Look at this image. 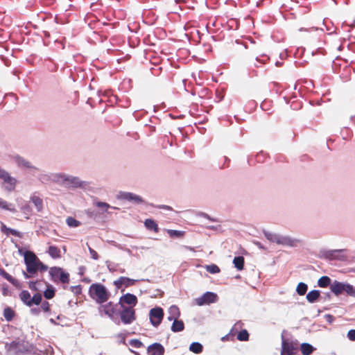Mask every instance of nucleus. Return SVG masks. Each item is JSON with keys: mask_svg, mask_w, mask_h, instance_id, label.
<instances>
[{"mask_svg": "<svg viewBox=\"0 0 355 355\" xmlns=\"http://www.w3.org/2000/svg\"><path fill=\"white\" fill-rule=\"evenodd\" d=\"M308 290V286L304 282H300L296 288V292L300 295H304Z\"/></svg>", "mask_w": 355, "mask_h": 355, "instance_id": "c9c22d12", "label": "nucleus"}, {"mask_svg": "<svg viewBox=\"0 0 355 355\" xmlns=\"http://www.w3.org/2000/svg\"><path fill=\"white\" fill-rule=\"evenodd\" d=\"M40 308H31L30 310V312L33 315H38L40 313Z\"/></svg>", "mask_w": 355, "mask_h": 355, "instance_id": "bf43d9fd", "label": "nucleus"}, {"mask_svg": "<svg viewBox=\"0 0 355 355\" xmlns=\"http://www.w3.org/2000/svg\"><path fill=\"white\" fill-rule=\"evenodd\" d=\"M23 275L25 279H29L31 277H34V275L29 274L27 271L22 270Z\"/></svg>", "mask_w": 355, "mask_h": 355, "instance_id": "0e129e2a", "label": "nucleus"}, {"mask_svg": "<svg viewBox=\"0 0 355 355\" xmlns=\"http://www.w3.org/2000/svg\"><path fill=\"white\" fill-rule=\"evenodd\" d=\"M233 263L234 267L238 270H242L244 268L245 259L243 256L235 257L233 259Z\"/></svg>", "mask_w": 355, "mask_h": 355, "instance_id": "c756f323", "label": "nucleus"}, {"mask_svg": "<svg viewBox=\"0 0 355 355\" xmlns=\"http://www.w3.org/2000/svg\"><path fill=\"white\" fill-rule=\"evenodd\" d=\"M137 281V279H130L127 277H120L114 282V285L117 289H121L123 286H124L125 288H128L134 285Z\"/></svg>", "mask_w": 355, "mask_h": 355, "instance_id": "f3484780", "label": "nucleus"}, {"mask_svg": "<svg viewBox=\"0 0 355 355\" xmlns=\"http://www.w3.org/2000/svg\"><path fill=\"white\" fill-rule=\"evenodd\" d=\"M47 252L53 259H59L61 257L60 250L55 245H50Z\"/></svg>", "mask_w": 355, "mask_h": 355, "instance_id": "bb28decb", "label": "nucleus"}, {"mask_svg": "<svg viewBox=\"0 0 355 355\" xmlns=\"http://www.w3.org/2000/svg\"><path fill=\"white\" fill-rule=\"evenodd\" d=\"M129 344L135 348H140L144 347L143 343L139 339H132L129 341Z\"/></svg>", "mask_w": 355, "mask_h": 355, "instance_id": "37998d69", "label": "nucleus"}, {"mask_svg": "<svg viewBox=\"0 0 355 355\" xmlns=\"http://www.w3.org/2000/svg\"><path fill=\"white\" fill-rule=\"evenodd\" d=\"M332 285L331 279L328 276H322L318 280V286L320 288L331 287Z\"/></svg>", "mask_w": 355, "mask_h": 355, "instance_id": "c85d7f7f", "label": "nucleus"}, {"mask_svg": "<svg viewBox=\"0 0 355 355\" xmlns=\"http://www.w3.org/2000/svg\"><path fill=\"white\" fill-rule=\"evenodd\" d=\"M331 291L336 295L338 296L343 293H346L348 295L352 292V285L334 280L331 285Z\"/></svg>", "mask_w": 355, "mask_h": 355, "instance_id": "6e6552de", "label": "nucleus"}, {"mask_svg": "<svg viewBox=\"0 0 355 355\" xmlns=\"http://www.w3.org/2000/svg\"><path fill=\"white\" fill-rule=\"evenodd\" d=\"M2 187L5 191L9 193L15 191L17 183V180L15 178L12 177L10 174L8 173V174L2 179Z\"/></svg>", "mask_w": 355, "mask_h": 355, "instance_id": "dca6fc26", "label": "nucleus"}, {"mask_svg": "<svg viewBox=\"0 0 355 355\" xmlns=\"http://www.w3.org/2000/svg\"><path fill=\"white\" fill-rule=\"evenodd\" d=\"M58 182H60L68 189L85 188L88 182L82 181L78 177L68 175L64 173H58L55 175Z\"/></svg>", "mask_w": 355, "mask_h": 355, "instance_id": "7ed1b4c3", "label": "nucleus"}, {"mask_svg": "<svg viewBox=\"0 0 355 355\" xmlns=\"http://www.w3.org/2000/svg\"><path fill=\"white\" fill-rule=\"evenodd\" d=\"M266 238L272 243H275L283 246L295 248L302 243L300 239L292 238L290 236L282 235L268 231H263Z\"/></svg>", "mask_w": 355, "mask_h": 355, "instance_id": "f257e3e1", "label": "nucleus"}, {"mask_svg": "<svg viewBox=\"0 0 355 355\" xmlns=\"http://www.w3.org/2000/svg\"><path fill=\"white\" fill-rule=\"evenodd\" d=\"M257 159L259 162H263L264 159H265V155L263 154V153L261 152V153H258L257 155Z\"/></svg>", "mask_w": 355, "mask_h": 355, "instance_id": "052dcab7", "label": "nucleus"}, {"mask_svg": "<svg viewBox=\"0 0 355 355\" xmlns=\"http://www.w3.org/2000/svg\"><path fill=\"white\" fill-rule=\"evenodd\" d=\"M41 181L42 182H44V181H48L49 180V176L44 175H43L41 178H40Z\"/></svg>", "mask_w": 355, "mask_h": 355, "instance_id": "338daca9", "label": "nucleus"}, {"mask_svg": "<svg viewBox=\"0 0 355 355\" xmlns=\"http://www.w3.org/2000/svg\"><path fill=\"white\" fill-rule=\"evenodd\" d=\"M324 318L329 324H331L334 321V319H335V318L331 314H326L324 315Z\"/></svg>", "mask_w": 355, "mask_h": 355, "instance_id": "4d7b16f0", "label": "nucleus"}, {"mask_svg": "<svg viewBox=\"0 0 355 355\" xmlns=\"http://www.w3.org/2000/svg\"><path fill=\"white\" fill-rule=\"evenodd\" d=\"M320 296V292L318 290H312L306 295V300L310 303H314Z\"/></svg>", "mask_w": 355, "mask_h": 355, "instance_id": "393cba45", "label": "nucleus"}, {"mask_svg": "<svg viewBox=\"0 0 355 355\" xmlns=\"http://www.w3.org/2000/svg\"><path fill=\"white\" fill-rule=\"evenodd\" d=\"M42 302V295L40 293H35L33 297H31L30 307H32L33 305H39Z\"/></svg>", "mask_w": 355, "mask_h": 355, "instance_id": "473e14b6", "label": "nucleus"}, {"mask_svg": "<svg viewBox=\"0 0 355 355\" xmlns=\"http://www.w3.org/2000/svg\"><path fill=\"white\" fill-rule=\"evenodd\" d=\"M0 207L3 209L15 212L16 209L12 204H8L6 200L0 198Z\"/></svg>", "mask_w": 355, "mask_h": 355, "instance_id": "f704fd0d", "label": "nucleus"}, {"mask_svg": "<svg viewBox=\"0 0 355 355\" xmlns=\"http://www.w3.org/2000/svg\"><path fill=\"white\" fill-rule=\"evenodd\" d=\"M146 114L147 112L144 110H136L133 112V116L137 121H139Z\"/></svg>", "mask_w": 355, "mask_h": 355, "instance_id": "c03bdc74", "label": "nucleus"}, {"mask_svg": "<svg viewBox=\"0 0 355 355\" xmlns=\"http://www.w3.org/2000/svg\"><path fill=\"white\" fill-rule=\"evenodd\" d=\"M189 350L195 354H200L203 350V346L198 342H193L189 346Z\"/></svg>", "mask_w": 355, "mask_h": 355, "instance_id": "2f4dec72", "label": "nucleus"}, {"mask_svg": "<svg viewBox=\"0 0 355 355\" xmlns=\"http://www.w3.org/2000/svg\"><path fill=\"white\" fill-rule=\"evenodd\" d=\"M49 275L51 280L55 284H69V274L64 271L63 268L58 266H53L49 268Z\"/></svg>", "mask_w": 355, "mask_h": 355, "instance_id": "39448f33", "label": "nucleus"}, {"mask_svg": "<svg viewBox=\"0 0 355 355\" xmlns=\"http://www.w3.org/2000/svg\"><path fill=\"white\" fill-rule=\"evenodd\" d=\"M167 319H168V320H169V321H173V322H174V321H175V320H177L178 318H175V317H173V315H169L168 316Z\"/></svg>", "mask_w": 355, "mask_h": 355, "instance_id": "69168bd1", "label": "nucleus"}, {"mask_svg": "<svg viewBox=\"0 0 355 355\" xmlns=\"http://www.w3.org/2000/svg\"><path fill=\"white\" fill-rule=\"evenodd\" d=\"M86 214L88 216V217L94 219H95L98 216L97 211L94 209H88L87 210H86Z\"/></svg>", "mask_w": 355, "mask_h": 355, "instance_id": "09e8293b", "label": "nucleus"}, {"mask_svg": "<svg viewBox=\"0 0 355 355\" xmlns=\"http://www.w3.org/2000/svg\"><path fill=\"white\" fill-rule=\"evenodd\" d=\"M120 306L119 302L114 304L112 302H109L106 304H101L99 307V311H103L115 324H120V320L119 319V309L118 306Z\"/></svg>", "mask_w": 355, "mask_h": 355, "instance_id": "423d86ee", "label": "nucleus"}, {"mask_svg": "<svg viewBox=\"0 0 355 355\" xmlns=\"http://www.w3.org/2000/svg\"><path fill=\"white\" fill-rule=\"evenodd\" d=\"M206 270L211 274H216L220 272L219 267L216 264L207 265Z\"/></svg>", "mask_w": 355, "mask_h": 355, "instance_id": "79ce46f5", "label": "nucleus"}, {"mask_svg": "<svg viewBox=\"0 0 355 355\" xmlns=\"http://www.w3.org/2000/svg\"><path fill=\"white\" fill-rule=\"evenodd\" d=\"M38 257L35 253H31L29 257L24 259V263L26 266L27 272L31 275H35L38 270L37 267Z\"/></svg>", "mask_w": 355, "mask_h": 355, "instance_id": "9d476101", "label": "nucleus"}, {"mask_svg": "<svg viewBox=\"0 0 355 355\" xmlns=\"http://www.w3.org/2000/svg\"><path fill=\"white\" fill-rule=\"evenodd\" d=\"M349 340L355 341V329H350L347 335Z\"/></svg>", "mask_w": 355, "mask_h": 355, "instance_id": "5fc2aeb1", "label": "nucleus"}, {"mask_svg": "<svg viewBox=\"0 0 355 355\" xmlns=\"http://www.w3.org/2000/svg\"><path fill=\"white\" fill-rule=\"evenodd\" d=\"M144 225L149 230H153L155 232L157 233L159 232V227L156 222L150 218L146 219L144 221Z\"/></svg>", "mask_w": 355, "mask_h": 355, "instance_id": "cd10ccee", "label": "nucleus"}, {"mask_svg": "<svg viewBox=\"0 0 355 355\" xmlns=\"http://www.w3.org/2000/svg\"><path fill=\"white\" fill-rule=\"evenodd\" d=\"M349 296L355 297V286H352V292L349 294Z\"/></svg>", "mask_w": 355, "mask_h": 355, "instance_id": "774afa93", "label": "nucleus"}, {"mask_svg": "<svg viewBox=\"0 0 355 355\" xmlns=\"http://www.w3.org/2000/svg\"><path fill=\"white\" fill-rule=\"evenodd\" d=\"M164 318V310L161 307H155L150 310L149 318L153 327H158Z\"/></svg>", "mask_w": 355, "mask_h": 355, "instance_id": "1a4fd4ad", "label": "nucleus"}, {"mask_svg": "<svg viewBox=\"0 0 355 355\" xmlns=\"http://www.w3.org/2000/svg\"><path fill=\"white\" fill-rule=\"evenodd\" d=\"M8 171L0 166V180H2L7 174Z\"/></svg>", "mask_w": 355, "mask_h": 355, "instance_id": "680f3d73", "label": "nucleus"}, {"mask_svg": "<svg viewBox=\"0 0 355 355\" xmlns=\"http://www.w3.org/2000/svg\"><path fill=\"white\" fill-rule=\"evenodd\" d=\"M66 223L68 226L70 227H77L80 225V222L76 220V218L69 216L66 219Z\"/></svg>", "mask_w": 355, "mask_h": 355, "instance_id": "58836bf2", "label": "nucleus"}, {"mask_svg": "<svg viewBox=\"0 0 355 355\" xmlns=\"http://www.w3.org/2000/svg\"><path fill=\"white\" fill-rule=\"evenodd\" d=\"M31 201L35 206L37 211H41L43 209V201L42 200L36 196L31 197Z\"/></svg>", "mask_w": 355, "mask_h": 355, "instance_id": "72a5a7b5", "label": "nucleus"}, {"mask_svg": "<svg viewBox=\"0 0 355 355\" xmlns=\"http://www.w3.org/2000/svg\"><path fill=\"white\" fill-rule=\"evenodd\" d=\"M15 315V311L10 307L7 306L3 309V316L6 321L11 322L13 320Z\"/></svg>", "mask_w": 355, "mask_h": 355, "instance_id": "7c9ffc66", "label": "nucleus"}, {"mask_svg": "<svg viewBox=\"0 0 355 355\" xmlns=\"http://www.w3.org/2000/svg\"><path fill=\"white\" fill-rule=\"evenodd\" d=\"M297 350L298 347L293 342H288L282 336L281 355H295Z\"/></svg>", "mask_w": 355, "mask_h": 355, "instance_id": "2eb2a0df", "label": "nucleus"}, {"mask_svg": "<svg viewBox=\"0 0 355 355\" xmlns=\"http://www.w3.org/2000/svg\"><path fill=\"white\" fill-rule=\"evenodd\" d=\"M138 302L137 297L135 295L128 293L120 297L119 304L120 307H134Z\"/></svg>", "mask_w": 355, "mask_h": 355, "instance_id": "9b49d317", "label": "nucleus"}, {"mask_svg": "<svg viewBox=\"0 0 355 355\" xmlns=\"http://www.w3.org/2000/svg\"><path fill=\"white\" fill-rule=\"evenodd\" d=\"M1 231L3 233H4L5 234H6L7 236H8L9 234H12V235H13L15 236H17V237H19V238H21L22 236V234L20 232H19L17 230L12 229L10 227H8L3 223H1Z\"/></svg>", "mask_w": 355, "mask_h": 355, "instance_id": "412c9836", "label": "nucleus"}, {"mask_svg": "<svg viewBox=\"0 0 355 355\" xmlns=\"http://www.w3.org/2000/svg\"><path fill=\"white\" fill-rule=\"evenodd\" d=\"M18 252L20 255H22L24 256V259H26V257H29V255L31 254V253H34L32 251H30V250H24V248H18Z\"/></svg>", "mask_w": 355, "mask_h": 355, "instance_id": "de8ad7c7", "label": "nucleus"}, {"mask_svg": "<svg viewBox=\"0 0 355 355\" xmlns=\"http://www.w3.org/2000/svg\"><path fill=\"white\" fill-rule=\"evenodd\" d=\"M32 345L22 339H17L11 343H5V349L8 352H12L15 354H23L31 351Z\"/></svg>", "mask_w": 355, "mask_h": 355, "instance_id": "20e7f679", "label": "nucleus"}, {"mask_svg": "<svg viewBox=\"0 0 355 355\" xmlns=\"http://www.w3.org/2000/svg\"><path fill=\"white\" fill-rule=\"evenodd\" d=\"M343 252V250H325L322 252L323 257L326 259L333 260V259H338V260H343L341 258L340 254Z\"/></svg>", "mask_w": 355, "mask_h": 355, "instance_id": "6ab92c4d", "label": "nucleus"}, {"mask_svg": "<svg viewBox=\"0 0 355 355\" xmlns=\"http://www.w3.org/2000/svg\"><path fill=\"white\" fill-rule=\"evenodd\" d=\"M21 301L27 306L30 307L31 296L30 293L26 290L21 291L19 294Z\"/></svg>", "mask_w": 355, "mask_h": 355, "instance_id": "5701e85b", "label": "nucleus"}, {"mask_svg": "<svg viewBox=\"0 0 355 355\" xmlns=\"http://www.w3.org/2000/svg\"><path fill=\"white\" fill-rule=\"evenodd\" d=\"M326 53L325 50L322 48H318L315 51L312 52L313 55H315L318 54L324 55Z\"/></svg>", "mask_w": 355, "mask_h": 355, "instance_id": "6e6d98bb", "label": "nucleus"}, {"mask_svg": "<svg viewBox=\"0 0 355 355\" xmlns=\"http://www.w3.org/2000/svg\"><path fill=\"white\" fill-rule=\"evenodd\" d=\"M164 347L159 343H153L147 347L148 355H164Z\"/></svg>", "mask_w": 355, "mask_h": 355, "instance_id": "a211bd4d", "label": "nucleus"}, {"mask_svg": "<svg viewBox=\"0 0 355 355\" xmlns=\"http://www.w3.org/2000/svg\"><path fill=\"white\" fill-rule=\"evenodd\" d=\"M168 314L179 318L180 315L179 308L175 305L171 306L168 309Z\"/></svg>", "mask_w": 355, "mask_h": 355, "instance_id": "a19ab883", "label": "nucleus"}, {"mask_svg": "<svg viewBox=\"0 0 355 355\" xmlns=\"http://www.w3.org/2000/svg\"><path fill=\"white\" fill-rule=\"evenodd\" d=\"M70 291L73 292L76 295H78L82 293V286H70Z\"/></svg>", "mask_w": 355, "mask_h": 355, "instance_id": "49530a36", "label": "nucleus"}, {"mask_svg": "<svg viewBox=\"0 0 355 355\" xmlns=\"http://www.w3.org/2000/svg\"><path fill=\"white\" fill-rule=\"evenodd\" d=\"M51 305L49 302L43 301L40 304V310L43 311L45 313H49L51 311Z\"/></svg>", "mask_w": 355, "mask_h": 355, "instance_id": "a18cd8bd", "label": "nucleus"}, {"mask_svg": "<svg viewBox=\"0 0 355 355\" xmlns=\"http://www.w3.org/2000/svg\"><path fill=\"white\" fill-rule=\"evenodd\" d=\"M171 329L173 332H180L184 329V324L182 320H175L174 322H173Z\"/></svg>", "mask_w": 355, "mask_h": 355, "instance_id": "a878e982", "label": "nucleus"}, {"mask_svg": "<svg viewBox=\"0 0 355 355\" xmlns=\"http://www.w3.org/2000/svg\"><path fill=\"white\" fill-rule=\"evenodd\" d=\"M1 291H2V295L3 296H10L11 295V292L9 290L8 286L6 284H4L3 285Z\"/></svg>", "mask_w": 355, "mask_h": 355, "instance_id": "3c124183", "label": "nucleus"}, {"mask_svg": "<svg viewBox=\"0 0 355 355\" xmlns=\"http://www.w3.org/2000/svg\"><path fill=\"white\" fill-rule=\"evenodd\" d=\"M106 263H107V268L108 270L110 271V272H114L116 270V268H115V264L114 263H111L110 261H106Z\"/></svg>", "mask_w": 355, "mask_h": 355, "instance_id": "13d9d810", "label": "nucleus"}, {"mask_svg": "<svg viewBox=\"0 0 355 355\" xmlns=\"http://www.w3.org/2000/svg\"><path fill=\"white\" fill-rule=\"evenodd\" d=\"M37 281H30L28 282V287L31 291H37L38 288L36 286Z\"/></svg>", "mask_w": 355, "mask_h": 355, "instance_id": "864d4df0", "label": "nucleus"}, {"mask_svg": "<svg viewBox=\"0 0 355 355\" xmlns=\"http://www.w3.org/2000/svg\"><path fill=\"white\" fill-rule=\"evenodd\" d=\"M46 288L43 293V296L46 300H51L55 297V288L50 284L46 282Z\"/></svg>", "mask_w": 355, "mask_h": 355, "instance_id": "4be33fe9", "label": "nucleus"}, {"mask_svg": "<svg viewBox=\"0 0 355 355\" xmlns=\"http://www.w3.org/2000/svg\"><path fill=\"white\" fill-rule=\"evenodd\" d=\"M300 350L303 355H311L315 348L309 343H304L300 345Z\"/></svg>", "mask_w": 355, "mask_h": 355, "instance_id": "b1692460", "label": "nucleus"}, {"mask_svg": "<svg viewBox=\"0 0 355 355\" xmlns=\"http://www.w3.org/2000/svg\"><path fill=\"white\" fill-rule=\"evenodd\" d=\"M218 296L214 292L207 291L205 293L200 297L196 298V302L198 306L205 304H210L211 303L217 302Z\"/></svg>", "mask_w": 355, "mask_h": 355, "instance_id": "f8f14e48", "label": "nucleus"}, {"mask_svg": "<svg viewBox=\"0 0 355 355\" xmlns=\"http://www.w3.org/2000/svg\"><path fill=\"white\" fill-rule=\"evenodd\" d=\"M156 207L159 208V209H165V210H173V208L168 205H157L156 206Z\"/></svg>", "mask_w": 355, "mask_h": 355, "instance_id": "e2e57ef3", "label": "nucleus"}, {"mask_svg": "<svg viewBox=\"0 0 355 355\" xmlns=\"http://www.w3.org/2000/svg\"><path fill=\"white\" fill-rule=\"evenodd\" d=\"M12 159L15 161L17 166L21 169H29L31 171H37L39 168L33 166L28 160L24 157L15 155L12 157Z\"/></svg>", "mask_w": 355, "mask_h": 355, "instance_id": "ddd939ff", "label": "nucleus"}, {"mask_svg": "<svg viewBox=\"0 0 355 355\" xmlns=\"http://www.w3.org/2000/svg\"><path fill=\"white\" fill-rule=\"evenodd\" d=\"M0 276L6 279L10 283H11L16 288H19L21 286L17 279L8 274L3 268H0Z\"/></svg>", "mask_w": 355, "mask_h": 355, "instance_id": "aec40b11", "label": "nucleus"}, {"mask_svg": "<svg viewBox=\"0 0 355 355\" xmlns=\"http://www.w3.org/2000/svg\"><path fill=\"white\" fill-rule=\"evenodd\" d=\"M117 198L119 200L132 202L136 205H139L144 202V200L140 196L131 192L120 191L117 196Z\"/></svg>", "mask_w": 355, "mask_h": 355, "instance_id": "4468645a", "label": "nucleus"}, {"mask_svg": "<svg viewBox=\"0 0 355 355\" xmlns=\"http://www.w3.org/2000/svg\"><path fill=\"white\" fill-rule=\"evenodd\" d=\"M119 316H120V322L124 324H130L136 320L135 310L132 307H121Z\"/></svg>", "mask_w": 355, "mask_h": 355, "instance_id": "0eeeda50", "label": "nucleus"}, {"mask_svg": "<svg viewBox=\"0 0 355 355\" xmlns=\"http://www.w3.org/2000/svg\"><path fill=\"white\" fill-rule=\"evenodd\" d=\"M87 247H88V250H89V252L90 253V255H91V257L94 259V260H97L98 259V253L93 249L89 245L88 243H87Z\"/></svg>", "mask_w": 355, "mask_h": 355, "instance_id": "8fccbe9b", "label": "nucleus"}, {"mask_svg": "<svg viewBox=\"0 0 355 355\" xmlns=\"http://www.w3.org/2000/svg\"><path fill=\"white\" fill-rule=\"evenodd\" d=\"M249 336L248 331L246 329H242L238 333L237 339L240 341H248Z\"/></svg>", "mask_w": 355, "mask_h": 355, "instance_id": "4c0bfd02", "label": "nucleus"}, {"mask_svg": "<svg viewBox=\"0 0 355 355\" xmlns=\"http://www.w3.org/2000/svg\"><path fill=\"white\" fill-rule=\"evenodd\" d=\"M37 267L38 270H40L41 272L46 271L48 270V266L43 263L39 259H38V263H37Z\"/></svg>", "mask_w": 355, "mask_h": 355, "instance_id": "603ef678", "label": "nucleus"}, {"mask_svg": "<svg viewBox=\"0 0 355 355\" xmlns=\"http://www.w3.org/2000/svg\"><path fill=\"white\" fill-rule=\"evenodd\" d=\"M167 233L171 238H181L184 236L185 232L176 230H167Z\"/></svg>", "mask_w": 355, "mask_h": 355, "instance_id": "e433bc0d", "label": "nucleus"}, {"mask_svg": "<svg viewBox=\"0 0 355 355\" xmlns=\"http://www.w3.org/2000/svg\"><path fill=\"white\" fill-rule=\"evenodd\" d=\"M89 295L96 303L100 304L107 302L110 297V293L106 287L98 283L92 284L90 286Z\"/></svg>", "mask_w": 355, "mask_h": 355, "instance_id": "f03ea898", "label": "nucleus"}, {"mask_svg": "<svg viewBox=\"0 0 355 355\" xmlns=\"http://www.w3.org/2000/svg\"><path fill=\"white\" fill-rule=\"evenodd\" d=\"M94 205L97 207H99V208H101L103 209L104 211L107 212V209L108 208H112V209H118L117 207H112L110 206L108 203L107 202H100V201H98V202H94Z\"/></svg>", "mask_w": 355, "mask_h": 355, "instance_id": "ea45409f", "label": "nucleus"}]
</instances>
